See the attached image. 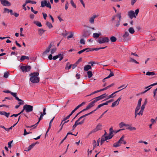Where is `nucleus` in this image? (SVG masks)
I'll list each match as a JSON object with an SVG mask.
<instances>
[{
	"instance_id": "4c0bfd02",
	"label": "nucleus",
	"mask_w": 157,
	"mask_h": 157,
	"mask_svg": "<svg viewBox=\"0 0 157 157\" xmlns=\"http://www.w3.org/2000/svg\"><path fill=\"white\" fill-rule=\"evenodd\" d=\"M109 71H110V72L109 75H108V78H110L111 77L113 76L114 75V74L113 72L111 71V70L110 69Z\"/></svg>"
},
{
	"instance_id": "338daca9",
	"label": "nucleus",
	"mask_w": 157,
	"mask_h": 157,
	"mask_svg": "<svg viewBox=\"0 0 157 157\" xmlns=\"http://www.w3.org/2000/svg\"><path fill=\"white\" fill-rule=\"evenodd\" d=\"M104 139V141L107 140H109V138L108 136H106L103 137Z\"/></svg>"
},
{
	"instance_id": "7c9ffc66",
	"label": "nucleus",
	"mask_w": 157,
	"mask_h": 157,
	"mask_svg": "<svg viewBox=\"0 0 157 157\" xmlns=\"http://www.w3.org/2000/svg\"><path fill=\"white\" fill-rule=\"evenodd\" d=\"M34 23L38 27H40L42 26L41 23L40 22L36 21L34 22Z\"/></svg>"
},
{
	"instance_id": "58836bf2",
	"label": "nucleus",
	"mask_w": 157,
	"mask_h": 157,
	"mask_svg": "<svg viewBox=\"0 0 157 157\" xmlns=\"http://www.w3.org/2000/svg\"><path fill=\"white\" fill-rule=\"evenodd\" d=\"M9 74V72H5L3 76L4 77L6 78H7L8 77Z\"/></svg>"
},
{
	"instance_id": "9d476101",
	"label": "nucleus",
	"mask_w": 157,
	"mask_h": 157,
	"mask_svg": "<svg viewBox=\"0 0 157 157\" xmlns=\"http://www.w3.org/2000/svg\"><path fill=\"white\" fill-rule=\"evenodd\" d=\"M128 15L131 19H132L134 17H135V18L136 17L135 12L132 10H131L130 11H129L128 12Z\"/></svg>"
},
{
	"instance_id": "69168bd1",
	"label": "nucleus",
	"mask_w": 157,
	"mask_h": 157,
	"mask_svg": "<svg viewBox=\"0 0 157 157\" xmlns=\"http://www.w3.org/2000/svg\"><path fill=\"white\" fill-rule=\"evenodd\" d=\"M68 5L69 4L68 2L67 1L65 5V9L66 10H67L68 8Z\"/></svg>"
},
{
	"instance_id": "774afa93",
	"label": "nucleus",
	"mask_w": 157,
	"mask_h": 157,
	"mask_svg": "<svg viewBox=\"0 0 157 157\" xmlns=\"http://www.w3.org/2000/svg\"><path fill=\"white\" fill-rule=\"evenodd\" d=\"M80 42L81 44H85V42L83 39H81L80 40Z\"/></svg>"
},
{
	"instance_id": "423d86ee",
	"label": "nucleus",
	"mask_w": 157,
	"mask_h": 157,
	"mask_svg": "<svg viewBox=\"0 0 157 157\" xmlns=\"http://www.w3.org/2000/svg\"><path fill=\"white\" fill-rule=\"evenodd\" d=\"M124 136L123 135L120 138V140L117 143L113 144V146L114 147H117L121 146V144H122V141H123L124 139Z\"/></svg>"
},
{
	"instance_id": "4be33fe9",
	"label": "nucleus",
	"mask_w": 157,
	"mask_h": 157,
	"mask_svg": "<svg viewBox=\"0 0 157 157\" xmlns=\"http://www.w3.org/2000/svg\"><path fill=\"white\" fill-rule=\"evenodd\" d=\"M45 31V30H44L42 29H40L38 31V34L40 35L41 36Z\"/></svg>"
},
{
	"instance_id": "5fc2aeb1",
	"label": "nucleus",
	"mask_w": 157,
	"mask_h": 157,
	"mask_svg": "<svg viewBox=\"0 0 157 157\" xmlns=\"http://www.w3.org/2000/svg\"><path fill=\"white\" fill-rule=\"evenodd\" d=\"M69 121V120H68L67 121H65L63 123V124H62V125H61V128L59 130V131H60L62 129V128H63V125L66 123H67V122H68V121Z\"/></svg>"
},
{
	"instance_id": "5701e85b",
	"label": "nucleus",
	"mask_w": 157,
	"mask_h": 157,
	"mask_svg": "<svg viewBox=\"0 0 157 157\" xmlns=\"http://www.w3.org/2000/svg\"><path fill=\"white\" fill-rule=\"evenodd\" d=\"M29 56H21V59H20V60L21 61H23L25 59H27L29 60Z\"/></svg>"
},
{
	"instance_id": "f8f14e48",
	"label": "nucleus",
	"mask_w": 157,
	"mask_h": 157,
	"mask_svg": "<svg viewBox=\"0 0 157 157\" xmlns=\"http://www.w3.org/2000/svg\"><path fill=\"white\" fill-rule=\"evenodd\" d=\"M98 15H93L89 19V22L91 24H93L94 22V19L97 17Z\"/></svg>"
},
{
	"instance_id": "e433bc0d",
	"label": "nucleus",
	"mask_w": 157,
	"mask_h": 157,
	"mask_svg": "<svg viewBox=\"0 0 157 157\" xmlns=\"http://www.w3.org/2000/svg\"><path fill=\"white\" fill-rule=\"evenodd\" d=\"M61 55V54H59L58 55H57L55 56H53V57L52 59L53 60H56L57 59H58L60 56Z\"/></svg>"
},
{
	"instance_id": "6ab92c4d",
	"label": "nucleus",
	"mask_w": 157,
	"mask_h": 157,
	"mask_svg": "<svg viewBox=\"0 0 157 157\" xmlns=\"http://www.w3.org/2000/svg\"><path fill=\"white\" fill-rule=\"evenodd\" d=\"M157 73L154 72H147L146 73V75H156Z\"/></svg>"
},
{
	"instance_id": "a19ab883",
	"label": "nucleus",
	"mask_w": 157,
	"mask_h": 157,
	"mask_svg": "<svg viewBox=\"0 0 157 157\" xmlns=\"http://www.w3.org/2000/svg\"><path fill=\"white\" fill-rule=\"evenodd\" d=\"M124 129H119V130H113V133H114L115 134L117 133L118 132H119L121 131H122V130H124Z\"/></svg>"
},
{
	"instance_id": "3c124183",
	"label": "nucleus",
	"mask_w": 157,
	"mask_h": 157,
	"mask_svg": "<svg viewBox=\"0 0 157 157\" xmlns=\"http://www.w3.org/2000/svg\"><path fill=\"white\" fill-rule=\"evenodd\" d=\"M121 13H118L116 15V16L118 17L119 18V20L120 21L121 19Z\"/></svg>"
},
{
	"instance_id": "c756f323",
	"label": "nucleus",
	"mask_w": 157,
	"mask_h": 157,
	"mask_svg": "<svg viewBox=\"0 0 157 157\" xmlns=\"http://www.w3.org/2000/svg\"><path fill=\"white\" fill-rule=\"evenodd\" d=\"M129 35L128 33L127 32H125L124 34L122 36V37L125 39V38L128 37Z\"/></svg>"
},
{
	"instance_id": "2eb2a0df",
	"label": "nucleus",
	"mask_w": 157,
	"mask_h": 157,
	"mask_svg": "<svg viewBox=\"0 0 157 157\" xmlns=\"http://www.w3.org/2000/svg\"><path fill=\"white\" fill-rule=\"evenodd\" d=\"M128 85H127V86H126L125 87H124V88H123V89H121V90H119L117 91H116V92H114L113 93V94H111V95H110L109 96H108V98H106V99H105L104 100H107V99H109V98H113V95L114 94H115L116 93H117L118 92H119V91H120L121 90H122V89H124V88H126L127 87V86Z\"/></svg>"
},
{
	"instance_id": "49530a36",
	"label": "nucleus",
	"mask_w": 157,
	"mask_h": 157,
	"mask_svg": "<svg viewBox=\"0 0 157 157\" xmlns=\"http://www.w3.org/2000/svg\"><path fill=\"white\" fill-rule=\"evenodd\" d=\"M142 100V99L141 98H140L138 101L137 106H141V102Z\"/></svg>"
},
{
	"instance_id": "79ce46f5",
	"label": "nucleus",
	"mask_w": 157,
	"mask_h": 157,
	"mask_svg": "<svg viewBox=\"0 0 157 157\" xmlns=\"http://www.w3.org/2000/svg\"><path fill=\"white\" fill-rule=\"evenodd\" d=\"M118 102L116 101L114 102H113V103H112V105H111V107H114L116 105H117Z\"/></svg>"
},
{
	"instance_id": "f03ea898",
	"label": "nucleus",
	"mask_w": 157,
	"mask_h": 157,
	"mask_svg": "<svg viewBox=\"0 0 157 157\" xmlns=\"http://www.w3.org/2000/svg\"><path fill=\"white\" fill-rule=\"evenodd\" d=\"M109 40L107 37H100L98 40V42L100 44H103L105 43L108 42Z\"/></svg>"
},
{
	"instance_id": "6e6d98bb",
	"label": "nucleus",
	"mask_w": 157,
	"mask_h": 157,
	"mask_svg": "<svg viewBox=\"0 0 157 157\" xmlns=\"http://www.w3.org/2000/svg\"><path fill=\"white\" fill-rule=\"evenodd\" d=\"M4 13L7 12L8 13H9V10H10L9 9L6 8H5L4 9Z\"/></svg>"
},
{
	"instance_id": "bf43d9fd",
	"label": "nucleus",
	"mask_w": 157,
	"mask_h": 157,
	"mask_svg": "<svg viewBox=\"0 0 157 157\" xmlns=\"http://www.w3.org/2000/svg\"><path fill=\"white\" fill-rule=\"evenodd\" d=\"M96 140H94L93 141V149H94L96 146Z\"/></svg>"
},
{
	"instance_id": "9b49d317",
	"label": "nucleus",
	"mask_w": 157,
	"mask_h": 157,
	"mask_svg": "<svg viewBox=\"0 0 157 157\" xmlns=\"http://www.w3.org/2000/svg\"><path fill=\"white\" fill-rule=\"evenodd\" d=\"M13 97L15 98V99L17 100L18 101H19L23 102V101L21 99H20L17 96V93H13L12 92H11L10 94Z\"/></svg>"
},
{
	"instance_id": "c85d7f7f",
	"label": "nucleus",
	"mask_w": 157,
	"mask_h": 157,
	"mask_svg": "<svg viewBox=\"0 0 157 157\" xmlns=\"http://www.w3.org/2000/svg\"><path fill=\"white\" fill-rule=\"evenodd\" d=\"M130 62H134L136 63V64H139V63L137 61H136V60H135L134 59L132 58H130Z\"/></svg>"
},
{
	"instance_id": "ea45409f",
	"label": "nucleus",
	"mask_w": 157,
	"mask_h": 157,
	"mask_svg": "<svg viewBox=\"0 0 157 157\" xmlns=\"http://www.w3.org/2000/svg\"><path fill=\"white\" fill-rule=\"evenodd\" d=\"M46 108H44L43 109V113H42V112H40V114L41 115H43V116L46 114Z\"/></svg>"
},
{
	"instance_id": "f704fd0d",
	"label": "nucleus",
	"mask_w": 157,
	"mask_h": 157,
	"mask_svg": "<svg viewBox=\"0 0 157 157\" xmlns=\"http://www.w3.org/2000/svg\"><path fill=\"white\" fill-rule=\"evenodd\" d=\"M50 51V48H48L46 49V50L45 51H44L43 52V55H46L47 53H48V52Z\"/></svg>"
},
{
	"instance_id": "4468645a",
	"label": "nucleus",
	"mask_w": 157,
	"mask_h": 157,
	"mask_svg": "<svg viewBox=\"0 0 157 157\" xmlns=\"http://www.w3.org/2000/svg\"><path fill=\"white\" fill-rule=\"evenodd\" d=\"M102 124L100 123H99L96 127V128L94 129V132H97L98 130L101 129Z\"/></svg>"
},
{
	"instance_id": "a18cd8bd",
	"label": "nucleus",
	"mask_w": 157,
	"mask_h": 157,
	"mask_svg": "<svg viewBox=\"0 0 157 157\" xmlns=\"http://www.w3.org/2000/svg\"><path fill=\"white\" fill-rule=\"evenodd\" d=\"M56 50V48H55L52 49L51 51V53L52 54H53L54 53Z\"/></svg>"
},
{
	"instance_id": "c9c22d12",
	"label": "nucleus",
	"mask_w": 157,
	"mask_h": 157,
	"mask_svg": "<svg viewBox=\"0 0 157 157\" xmlns=\"http://www.w3.org/2000/svg\"><path fill=\"white\" fill-rule=\"evenodd\" d=\"M84 112L83 111V110H82V111H80V112H79V113H78L72 119V120L71 122H72L78 116L79 114L80 113H82V112Z\"/></svg>"
},
{
	"instance_id": "de8ad7c7",
	"label": "nucleus",
	"mask_w": 157,
	"mask_h": 157,
	"mask_svg": "<svg viewBox=\"0 0 157 157\" xmlns=\"http://www.w3.org/2000/svg\"><path fill=\"white\" fill-rule=\"evenodd\" d=\"M86 50V49H85V48L84 49H83V50H81L78 52L77 53L79 54H80L81 53H82L83 52L85 51Z\"/></svg>"
},
{
	"instance_id": "7ed1b4c3",
	"label": "nucleus",
	"mask_w": 157,
	"mask_h": 157,
	"mask_svg": "<svg viewBox=\"0 0 157 157\" xmlns=\"http://www.w3.org/2000/svg\"><path fill=\"white\" fill-rule=\"evenodd\" d=\"M24 109L25 110L27 113L32 112L33 110V106L30 105L26 104L24 106Z\"/></svg>"
},
{
	"instance_id": "13d9d810",
	"label": "nucleus",
	"mask_w": 157,
	"mask_h": 157,
	"mask_svg": "<svg viewBox=\"0 0 157 157\" xmlns=\"http://www.w3.org/2000/svg\"><path fill=\"white\" fill-rule=\"evenodd\" d=\"M119 126L120 128H122L123 126L124 125V123L123 122H121L119 124Z\"/></svg>"
},
{
	"instance_id": "cd10ccee",
	"label": "nucleus",
	"mask_w": 157,
	"mask_h": 157,
	"mask_svg": "<svg viewBox=\"0 0 157 157\" xmlns=\"http://www.w3.org/2000/svg\"><path fill=\"white\" fill-rule=\"evenodd\" d=\"M100 36V34L97 33H94L93 34V37L95 38H97Z\"/></svg>"
},
{
	"instance_id": "f257e3e1",
	"label": "nucleus",
	"mask_w": 157,
	"mask_h": 157,
	"mask_svg": "<svg viewBox=\"0 0 157 157\" xmlns=\"http://www.w3.org/2000/svg\"><path fill=\"white\" fill-rule=\"evenodd\" d=\"M44 6H46L49 9L51 8V6L50 2H47L46 0H44L41 2L40 7H44Z\"/></svg>"
},
{
	"instance_id": "a211bd4d",
	"label": "nucleus",
	"mask_w": 157,
	"mask_h": 157,
	"mask_svg": "<svg viewBox=\"0 0 157 157\" xmlns=\"http://www.w3.org/2000/svg\"><path fill=\"white\" fill-rule=\"evenodd\" d=\"M91 66L89 65H87L84 67V70L87 71L91 69Z\"/></svg>"
},
{
	"instance_id": "ddd939ff",
	"label": "nucleus",
	"mask_w": 157,
	"mask_h": 157,
	"mask_svg": "<svg viewBox=\"0 0 157 157\" xmlns=\"http://www.w3.org/2000/svg\"><path fill=\"white\" fill-rule=\"evenodd\" d=\"M90 34L89 31H84L83 33L82 36L84 37H88Z\"/></svg>"
},
{
	"instance_id": "6e6552de",
	"label": "nucleus",
	"mask_w": 157,
	"mask_h": 157,
	"mask_svg": "<svg viewBox=\"0 0 157 157\" xmlns=\"http://www.w3.org/2000/svg\"><path fill=\"white\" fill-rule=\"evenodd\" d=\"M1 3L4 6H10L11 4L6 0H0Z\"/></svg>"
},
{
	"instance_id": "20e7f679",
	"label": "nucleus",
	"mask_w": 157,
	"mask_h": 157,
	"mask_svg": "<svg viewBox=\"0 0 157 157\" xmlns=\"http://www.w3.org/2000/svg\"><path fill=\"white\" fill-rule=\"evenodd\" d=\"M94 99V100L91 102H90L89 104L86 107L85 109H84L82 110L83 111H84L86 110H88L94 106L95 103L97 102V101L95 99Z\"/></svg>"
},
{
	"instance_id": "09e8293b",
	"label": "nucleus",
	"mask_w": 157,
	"mask_h": 157,
	"mask_svg": "<svg viewBox=\"0 0 157 157\" xmlns=\"http://www.w3.org/2000/svg\"><path fill=\"white\" fill-rule=\"evenodd\" d=\"M34 146L35 144H33L29 146L28 147V148L29 149V150H31V149H32Z\"/></svg>"
},
{
	"instance_id": "aec40b11",
	"label": "nucleus",
	"mask_w": 157,
	"mask_h": 157,
	"mask_svg": "<svg viewBox=\"0 0 157 157\" xmlns=\"http://www.w3.org/2000/svg\"><path fill=\"white\" fill-rule=\"evenodd\" d=\"M71 66L72 64H70L68 62L67 63L65 68L66 70H69L71 68Z\"/></svg>"
},
{
	"instance_id": "473e14b6",
	"label": "nucleus",
	"mask_w": 157,
	"mask_h": 157,
	"mask_svg": "<svg viewBox=\"0 0 157 157\" xmlns=\"http://www.w3.org/2000/svg\"><path fill=\"white\" fill-rule=\"evenodd\" d=\"M109 139H111L114 136V135L113 132H109V136H108Z\"/></svg>"
},
{
	"instance_id": "e2e57ef3",
	"label": "nucleus",
	"mask_w": 157,
	"mask_h": 157,
	"mask_svg": "<svg viewBox=\"0 0 157 157\" xmlns=\"http://www.w3.org/2000/svg\"><path fill=\"white\" fill-rule=\"evenodd\" d=\"M13 141L12 140L11 141H10V142H9L8 143V147L9 148H11V144L12 143Z\"/></svg>"
},
{
	"instance_id": "0eeeda50",
	"label": "nucleus",
	"mask_w": 157,
	"mask_h": 157,
	"mask_svg": "<svg viewBox=\"0 0 157 157\" xmlns=\"http://www.w3.org/2000/svg\"><path fill=\"white\" fill-rule=\"evenodd\" d=\"M40 78L39 77H31L30 78V81L33 83H37L39 82Z\"/></svg>"
},
{
	"instance_id": "0e129e2a",
	"label": "nucleus",
	"mask_w": 157,
	"mask_h": 157,
	"mask_svg": "<svg viewBox=\"0 0 157 157\" xmlns=\"http://www.w3.org/2000/svg\"><path fill=\"white\" fill-rule=\"evenodd\" d=\"M42 14L43 15V17H44V19H45V20H46V17H47V14L45 13H42Z\"/></svg>"
},
{
	"instance_id": "39448f33",
	"label": "nucleus",
	"mask_w": 157,
	"mask_h": 157,
	"mask_svg": "<svg viewBox=\"0 0 157 157\" xmlns=\"http://www.w3.org/2000/svg\"><path fill=\"white\" fill-rule=\"evenodd\" d=\"M31 68L30 66H22L20 67V69L23 72H27L29 71Z\"/></svg>"
},
{
	"instance_id": "4d7b16f0",
	"label": "nucleus",
	"mask_w": 157,
	"mask_h": 157,
	"mask_svg": "<svg viewBox=\"0 0 157 157\" xmlns=\"http://www.w3.org/2000/svg\"><path fill=\"white\" fill-rule=\"evenodd\" d=\"M114 85V83H112V84L109 85L108 86L106 87H105V90H106L107 89H108L109 88L112 86H113Z\"/></svg>"
},
{
	"instance_id": "393cba45",
	"label": "nucleus",
	"mask_w": 157,
	"mask_h": 157,
	"mask_svg": "<svg viewBox=\"0 0 157 157\" xmlns=\"http://www.w3.org/2000/svg\"><path fill=\"white\" fill-rule=\"evenodd\" d=\"M128 31L129 32L132 34H133L135 32L133 28L132 27H130L128 29Z\"/></svg>"
},
{
	"instance_id": "603ef678",
	"label": "nucleus",
	"mask_w": 157,
	"mask_h": 157,
	"mask_svg": "<svg viewBox=\"0 0 157 157\" xmlns=\"http://www.w3.org/2000/svg\"><path fill=\"white\" fill-rule=\"evenodd\" d=\"M31 11L33 13L35 14H37V13H38V11H35L33 9V7H31Z\"/></svg>"
},
{
	"instance_id": "680f3d73",
	"label": "nucleus",
	"mask_w": 157,
	"mask_h": 157,
	"mask_svg": "<svg viewBox=\"0 0 157 157\" xmlns=\"http://www.w3.org/2000/svg\"><path fill=\"white\" fill-rule=\"evenodd\" d=\"M82 60V58H79V59L75 63L77 65L79 63L81 62Z\"/></svg>"
},
{
	"instance_id": "1a4fd4ad",
	"label": "nucleus",
	"mask_w": 157,
	"mask_h": 157,
	"mask_svg": "<svg viewBox=\"0 0 157 157\" xmlns=\"http://www.w3.org/2000/svg\"><path fill=\"white\" fill-rule=\"evenodd\" d=\"M107 96V95H106V94H104L101 95H100L99 96L93 99H95L97 101L103 99L104 98H106Z\"/></svg>"
},
{
	"instance_id": "052dcab7",
	"label": "nucleus",
	"mask_w": 157,
	"mask_h": 157,
	"mask_svg": "<svg viewBox=\"0 0 157 157\" xmlns=\"http://www.w3.org/2000/svg\"><path fill=\"white\" fill-rule=\"evenodd\" d=\"M89 64H91V66L93 67L94 66V64H95L96 63L94 62H88V63Z\"/></svg>"
},
{
	"instance_id": "f3484780",
	"label": "nucleus",
	"mask_w": 157,
	"mask_h": 157,
	"mask_svg": "<svg viewBox=\"0 0 157 157\" xmlns=\"http://www.w3.org/2000/svg\"><path fill=\"white\" fill-rule=\"evenodd\" d=\"M39 73L38 72H33L29 74V75L31 77H38Z\"/></svg>"
},
{
	"instance_id": "a878e982",
	"label": "nucleus",
	"mask_w": 157,
	"mask_h": 157,
	"mask_svg": "<svg viewBox=\"0 0 157 157\" xmlns=\"http://www.w3.org/2000/svg\"><path fill=\"white\" fill-rule=\"evenodd\" d=\"M110 40L112 42H114L116 41L117 38L115 37L114 36H112L110 38Z\"/></svg>"
},
{
	"instance_id": "864d4df0",
	"label": "nucleus",
	"mask_w": 157,
	"mask_h": 157,
	"mask_svg": "<svg viewBox=\"0 0 157 157\" xmlns=\"http://www.w3.org/2000/svg\"><path fill=\"white\" fill-rule=\"evenodd\" d=\"M157 92V88L153 91V97L155 98L156 96V93Z\"/></svg>"
},
{
	"instance_id": "412c9836",
	"label": "nucleus",
	"mask_w": 157,
	"mask_h": 157,
	"mask_svg": "<svg viewBox=\"0 0 157 157\" xmlns=\"http://www.w3.org/2000/svg\"><path fill=\"white\" fill-rule=\"evenodd\" d=\"M43 116L41 114L40 117L38 119V121L35 124L36 126L33 128H34L37 126L40 121L43 119Z\"/></svg>"
},
{
	"instance_id": "72a5a7b5",
	"label": "nucleus",
	"mask_w": 157,
	"mask_h": 157,
	"mask_svg": "<svg viewBox=\"0 0 157 157\" xmlns=\"http://www.w3.org/2000/svg\"><path fill=\"white\" fill-rule=\"evenodd\" d=\"M18 104H19V105H16L15 107V108L17 109H18L19 107V106H20V105H23L24 104V101H23V102L20 101V102H19L18 103Z\"/></svg>"
},
{
	"instance_id": "c03bdc74",
	"label": "nucleus",
	"mask_w": 157,
	"mask_h": 157,
	"mask_svg": "<svg viewBox=\"0 0 157 157\" xmlns=\"http://www.w3.org/2000/svg\"><path fill=\"white\" fill-rule=\"evenodd\" d=\"M140 106H137L135 109V113H138L139 110L140 109Z\"/></svg>"
},
{
	"instance_id": "b1692460",
	"label": "nucleus",
	"mask_w": 157,
	"mask_h": 157,
	"mask_svg": "<svg viewBox=\"0 0 157 157\" xmlns=\"http://www.w3.org/2000/svg\"><path fill=\"white\" fill-rule=\"evenodd\" d=\"M46 25L48 26L49 29H51L53 27V26L52 25V24L48 21H47L46 23Z\"/></svg>"
},
{
	"instance_id": "2f4dec72",
	"label": "nucleus",
	"mask_w": 157,
	"mask_h": 157,
	"mask_svg": "<svg viewBox=\"0 0 157 157\" xmlns=\"http://www.w3.org/2000/svg\"><path fill=\"white\" fill-rule=\"evenodd\" d=\"M87 75L89 78H91L93 75L91 71H88L87 72Z\"/></svg>"
},
{
	"instance_id": "dca6fc26",
	"label": "nucleus",
	"mask_w": 157,
	"mask_h": 157,
	"mask_svg": "<svg viewBox=\"0 0 157 157\" xmlns=\"http://www.w3.org/2000/svg\"><path fill=\"white\" fill-rule=\"evenodd\" d=\"M10 114V113H6L5 111H0V114L6 116L7 117H8Z\"/></svg>"
},
{
	"instance_id": "37998d69",
	"label": "nucleus",
	"mask_w": 157,
	"mask_h": 157,
	"mask_svg": "<svg viewBox=\"0 0 157 157\" xmlns=\"http://www.w3.org/2000/svg\"><path fill=\"white\" fill-rule=\"evenodd\" d=\"M71 5L74 8H76V5L74 3L73 0H71Z\"/></svg>"
},
{
	"instance_id": "8fccbe9b",
	"label": "nucleus",
	"mask_w": 157,
	"mask_h": 157,
	"mask_svg": "<svg viewBox=\"0 0 157 157\" xmlns=\"http://www.w3.org/2000/svg\"><path fill=\"white\" fill-rule=\"evenodd\" d=\"M157 85V82H156V83H154L153 84H152L147 87H146L145 88V89H146L147 88H148V87H150V86H155V85Z\"/></svg>"
},
{
	"instance_id": "bb28decb",
	"label": "nucleus",
	"mask_w": 157,
	"mask_h": 157,
	"mask_svg": "<svg viewBox=\"0 0 157 157\" xmlns=\"http://www.w3.org/2000/svg\"><path fill=\"white\" fill-rule=\"evenodd\" d=\"M126 129H128L130 131H132L136 130V128L134 127H131V126L130 125L129 127L126 128Z\"/></svg>"
}]
</instances>
